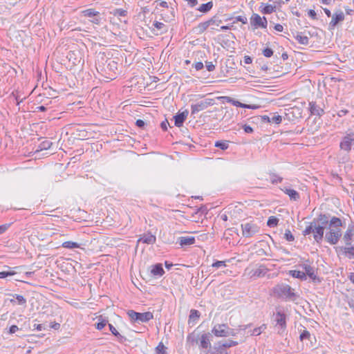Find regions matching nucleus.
<instances>
[{"instance_id": "obj_62", "label": "nucleus", "mask_w": 354, "mask_h": 354, "mask_svg": "<svg viewBox=\"0 0 354 354\" xmlns=\"http://www.w3.org/2000/svg\"><path fill=\"white\" fill-rule=\"evenodd\" d=\"M136 124L137 127L140 128H143L144 126L145 125V122L142 120L139 119L136 120Z\"/></svg>"}, {"instance_id": "obj_28", "label": "nucleus", "mask_w": 354, "mask_h": 354, "mask_svg": "<svg viewBox=\"0 0 354 354\" xmlns=\"http://www.w3.org/2000/svg\"><path fill=\"white\" fill-rule=\"evenodd\" d=\"M198 336H196L194 333H191L187 335V342L189 346H194L195 344H198L199 341Z\"/></svg>"}, {"instance_id": "obj_63", "label": "nucleus", "mask_w": 354, "mask_h": 354, "mask_svg": "<svg viewBox=\"0 0 354 354\" xmlns=\"http://www.w3.org/2000/svg\"><path fill=\"white\" fill-rule=\"evenodd\" d=\"M243 129L245 132L247 133H251L253 132V129L250 126L246 124L243 126Z\"/></svg>"}, {"instance_id": "obj_20", "label": "nucleus", "mask_w": 354, "mask_h": 354, "mask_svg": "<svg viewBox=\"0 0 354 354\" xmlns=\"http://www.w3.org/2000/svg\"><path fill=\"white\" fill-rule=\"evenodd\" d=\"M281 189L287 195H288V196L290 197V200H293V201H298L300 198V196H299V194L294 190V189H290V188H287V187H283V188H281Z\"/></svg>"}, {"instance_id": "obj_46", "label": "nucleus", "mask_w": 354, "mask_h": 354, "mask_svg": "<svg viewBox=\"0 0 354 354\" xmlns=\"http://www.w3.org/2000/svg\"><path fill=\"white\" fill-rule=\"evenodd\" d=\"M14 271H2L0 272V279L6 278L7 277L13 276L15 274Z\"/></svg>"}, {"instance_id": "obj_52", "label": "nucleus", "mask_w": 354, "mask_h": 354, "mask_svg": "<svg viewBox=\"0 0 354 354\" xmlns=\"http://www.w3.org/2000/svg\"><path fill=\"white\" fill-rule=\"evenodd\" d=\"M201 353L203 354H220V353L218 352L216 350L213 351L211 349V348L204 351H201Z\"/></svg>"}, {"instance_id": "obj_53", "label": "nucleus", "mask_w": 354, "mask_h": 354, "mask_svg": "<svg viewBox=\"0 0 354 354\" xmlns=\"http://www.w3.org/2000/svg\"><path fill=\"white\" fill-rule=\"evenodd\" d=\"M207 70L209 72L213 71L215 69V65L212 62H206Z\"/></svg>"}, {"instance_id": "obj_35", "label": "nucleus", "mask_w": 354, "mask_h": 354, "mask_svg": "<svg viewBox=\"0 0 354 354\" xmlns=\"http://www.w3.org/2000/svg\"><path fill=\"white\" fill-rule=\"evenodd\" d=\"M215 147L222 150H225L229 147V144L227 141L218 140L215 142Z\"/></svg>"}, {"instance_id": "obj_48", "label": "nucleus", "mask_w": 354, "mask_h": 354, "mask_svg": "<svg viewBox=\"0 0 354 354\" xmlns=\"http://www.w3.org/2000/svg\"><path fill=\"white\" fill-rule=\"evenodd\" d=\"M212 266L213 268H219L221 267H225V261H216V262L213 263Z\"/></svg>"}, {"instance_id": "obj_38", "label": "nucleus", "mask_w": 354, "mask_h": 354, "mask_svg": "<svg viewBox=\"0 0 354 354\" xmlns=\"http://www.w3.org/2000/svg\"><path fill=\"white\" fill-rule=\"evenodd\" d=\"M167 348L165 345L160 342L155 349V354H166Z\"/></svg>"}, {"instance_id": "obj_1", "label": "nucleus", "mask_w": 354, "mask_h": 354, "mask_svg": "<svg viewBox=\"0 0 354 354\" xmlns=\"http://www.w3.org/2000/svg\"><path fill=\"white\" fill-rule=\"evenodd\" d=\"M327 225L328 232L325 235V239L330 244L335 245L342 236V222L340 218L333 216L330 221L328 220Z\"/></svg>"}, {"instance_id": "obj_49", "label": "nucleus", "mask_w": 354, "mask_h": 354, "mask_svg": "<svg viewBox=\"0 0 354 354\" xmlns=\"http://www.w3.org/2000/svg\"><path fill=\"white\" fill-rule=\"evenodd\" d=\"M263 55L266 57H270L273 55V50L270 48H266L263 50Z\"/></svg>"}, {"instance_id": "obj_21", "label": "nucleus", "mask_w": 354, "mask_h": 354, "mask_svg": "<svg viewBox=\"0 0 354 354\" xmlns=\"http://www.w3.org/2000/svg\"><path fill=\"white\" fill-rule=\"evenodd\" d=\"M156 241V238L151 233L144 234L138 240L144 243L153 244Z\"/></svg>"}, {"instance_id": "obj_36", "label": "nucleus", "mask_w": 354, "mask_h": 354, "mask_svg": "<svg viewBox=\"0 0 354 354\" xmlns=\"http://www.w3.org/2000/svg\"><path fill=\"white\" fill-rule=\"evenodd\" d=\"M282 180L283 178L278 176L277 174L274 173L270 174V180L272 184L281 183Z\"/></svg>"}, {"instance_id": "obj_13", "label": "nucleus", "mask_w": 354, "mask_h": 354, "mask_svg": "<svg viewBox=\"0 0 354 354\" xmlns=\"http://www.w3.org/2000/svg\"><path fill=\"white\" fill-rule=\"evenodd\" d=\"M199 348L201 351H204L211 348L210 334L204 333L201 335L199 338Z\"/></svg>"}, {"instance_id": "obj_11", "label": "nucleus", "mask_w": 354, "mask_h": 354, "mask_svg": "<svg viewBox=\"0 0 354 354\" xmlns=\"http://www.w3.org/2000/svg\"><path fill=\"white\" fill-rule=\"evenodd\" d=\"M227 328L228 326L224 324H216L214 326L212 330V333L216 336L218 337H227Z\"/></svg>"}, {"instance_id": "obj_57", "label": "nucleus", "mask_w": 354, "mask_h": 354, "mask_svg": "<svg viewBox=\"0 0 354 354\" xmlns=\"http://www.w3.org/2000/svg\"><path fill=\"white\" fill-rule=\"evenodd\" d=\"M115 15H118L119 16L124 17L127 15V12L122 9H117L115 12Z\"/></svg>"}, {"instance_id": "obj_3", "label": "nucleus", "mask_w": 354, "mask_h": 354, "mask_svg": "<svg viewBox=\"0 0 354 354\" xmlns=\"http://www.w3.org/2000/svg\"><path fill=\"white\" fill-rule=\"evenodd\" d=\"M328 223V216L326 214H319L315 221L314 239L317 243H320L324 234V230Z\"/></svg>"}, {"instance_id": "obj_18", "label": "nucleus", "mask_w": 354, "mask_h": 354, "mask_svg": "<svg viewBox=\"0 0 354 354\" xmlns=\"http://www.w3.org/2000/svg\"><path fill=\"white\" fill-rule=\"evenodd\" d=\"M354 236V226L349 225L347 230L344 235V240L346 245H350L351 244L352 237Z\"/></svg>"}, {"instance_id": "obj_41", "label": "nucleus", "mask_w": 354, "mask_h": 354, "mask_svg": "<svg viewBox=\"0 0 354 354\" xmlns=\"http://www.w3.org/2000/svg\"><path fill=\"white\" fill-rule=\"evenodd\" d=\"M200 317V313L197 310H192L190 311L189 315V321H194L195 319H198Z\"/></svg>"}, {"instance_id": "obj_5", "label": "nucleus", "mask_w": 354, "mask_h": 354, "mask_svg": "<svg viewBox=\"0 0 354 354\" xmlns=\"http://www.w3.org/2000/svg\"><path fill=\"white\" fill-rule=\"evenodd\" d=\"M127 315L133 322L144 323L147 322L153 318V315L151 312L137 313L133 310H129Z\"/></svg>"}, {"instance_id": "obj_26", "label": "nucleus", "mask_w": 354, "mask_h": 354, "mask_svg": "<svg viewBox=\"0 0 354 354\" xmlns=\"http://www.w3.org/2000/svg\"><path fill=\"white\" fill-rule=\"evenodd\" d=\"M267 272L268 269L266 267L263 265H260L258 268L253 270L252 276L258 277H263L266 274Z\"/></svg>"}, {"instance_id": "obj_33", "label": "nucleus", "mask_w": 354, "mask_h": 354, "mask_svg": "<svg viewBox=\"0 0 354 354\" xmlns=\"http://www.w3.org/2000/svg\"><path fill=\"white\" fill-rule=\"evenodd\" d=\"M11 296L16 299L17 304L26 306L27 301L24 296L17 294L11 295Z\"/></svg>"}, {"instance_id": "obj_60", "label": "nucleus", "mask_w": 354, "mask_h": 354, "mask_svg": "<svg viewBox=\"0 0 354 354\" xmlns=\"http://www.w3.org/2000/svg\"><path fill=\"white\" fill-rule=\"evenodd\" d=\"M10 225V224H5V225H0V234H2L3 233H4L8 229Z\"/></svg>"}, {"instance_id": "obj_51", "label": "nucleus", "mask_w": 354, "mask_h": 354, "mask_svg": "<svg viewBox=\"0 0 354 354\" xmlns=\"http://www.w3.org/2000/svg\"><path fill=\"white\" fill-rule=\"evenodd\" d=\"M107 322H108L106 320L102 319L96 324V328L98 330H102L106 325Z\"/></svg>"}, {"instance_id": "obj_40", "label": "nucleus", "mask_w": 354, "mask_h": 354, "mask_svg": "<svg viewBox=\"0 0 354 354\" xmlns=\"http://www.w3.org/2000/svg\"><path fill=\"white\" fill-rule=\"evenodd\" d=\"M207 21H208V24H209V26H218L222 22V21L221 19H219L218 17H216V16L213 17L212 18H211L210 19H209Z\"/></svg>"}, {"instance_id": "obj_8", "label": "nucleus", "mask_w": 354, "mask_h": 354, "mask_svg": "<svg viewBox=\"0 0 354 354\" xmlns=\"http://www.w3.org/2000/svg\"><path fill=\"white\" fill-rule=\"evenodd\" d=\"M214 104V100L207 98L204 100H202L195 104H192V114L194 115L201 111L205 110L207 107L212 106Z\"/></svg>"}, {"instance_id": "obj_54", "label": "nucleus", "mask_w": 354, "mask_h": 354, "mask_svg": "<svg viewBox=\"0 0 354 354\" xmlns=\"http://www.w3.org/2000/svg\"><path fill=\"white\" fill-rule=\"evenodd\" d=\"M308 15L309 17H310L312 19H317V13L314 10H309L308 12Z\"/></svg>"}, {"instance_id": "obj_14", "label": "nucleus", "mask_w": 354, "mask_h": 354, "mask_svg": "<svg viewBox=\"0 0 354 354\" xmlns=\"http://www.w3.org/2000/svg\"><path fill=\"white\" fill-rule=\"evenodd\" d=\"M238 345V342L234 340L228 339L223 343L218 342L216 346H214V349L216 350L220 354H224L223 348H230L232 346H235Z\"/></svg>"}, {"instance_id": "obj_9", "label": "nucleus", "mask_w": 354, "mask_h": 354, "mask_svg": "<svg viewBox=\"0 0 354 354\" xmlns=\"http://www.w3.org/2000/svg\"><path fill=\"white\" fill-rule=\"evenodd\" d=\"M84 17L89 18V21L95 24H100L102 20L100 13L94 9H87L82 11Z\"/></svg>"}, {"instance_id": "obj_43", "label": "nucleus", "mask_w": 354, "mask_h": 354, "mask_svg": "<svg viewBox=\"0 0 354 354\" xmlns=\"http://www.w3.org/2000/svg\"><path fill=\"white\" fill-rule=\"evenodd\" d=\"M109 327L110 331L114 336L117 337L118 338H123V337L118 332L116 328L112 324H109Z\"/></svg>"}, {"instance_id": "obj_19", "label": "nucleus", "mask_w": 354, "mask_h": 354, "mask_svg": "<svg viewBox=\"0 0 354 354\" xmlns=\"http://www.w3.org/2000/svg\"><path fill=\"white\" fill-rule=\"evenodd\" d=\"M181 247L191 245L195 243V238L194 236H181L178 239Z\"/></svg>"}, {"instance_id": "obj_16", "label": "nucleus", "mask_w": 354, "mask_h": 354, "mask_svg": "<svg viewBox=\"0 0 354 354\" xmlns=\"http://www.w3.org/2000/svg\"><path fill=\"white\" fill-rule=\"evenodd\" d=\"M188 114H189V111L187 109H185L183 112L177 113L174 117L175 125L178 127H182L185 120L187 118Z\"/></svg>"}, {"instance_id": "obj_25", "label": "nucleus", "mask_w": 354, "mask_h": 354, "mask_svg": "<svg viewBox=\"0 0 354 354\" xmlns=\"http://www.w3.org/2000/svg\"><path fill=\"white\" fill-rule=\"evenodd\" d=\"M151 272L153 275L159 277H161L165 274V271L161 263H156L154 265Z\"/></svg>"}, {"instance_id": "obj_44", "label": "nucleus", "mask_w": 354, "mask_h": 354, "mask_svg": "<svg viewBox=\"0 0 354 354\" xmlns=\"http://www.w3.org/2000/svg\"><path fill=\"white\" fill-rule=\"evenodd\" d=\"M282 121L281 116L274 115L270 118V123L280 124Z\"/></svg>"}, {"instance_id": "obj_7", "label": "nucleus", "mask_w": 354, "mask_h": 354, "mask_svg": "<svg viewBox=\"0 0 354 354\" xmlns=\"http://www.w3.org/2000/svg\"><path fill=\"white\" fill-rule=\"evenodd\" d=\"M354 145V132L347 133L343 137L339 144V147L342 150L349 152L351 147Z\"/></svg>"}, {"instance_id": "obj_24", "label": "nucleus", "mask_w": 354, "mask_h": 354, "mask_svg": "<svg viewBox=\"0 0 354 354\" xmlns=\"http://www.w3.org/2000/svg\"><path fill=\"white\" fill-rule=\"evenodd\" d=\"M260 11L265 15H269L275 11V6L266 4L264 3H261L260 6Z\"/></svg>"}, {"instance_id": "obj_56", "label": "nucleus", "mask_w": 354, "mask_h": 354, "mask_svg": "<svg viewBox=\"0 0 354 354\" xmlns=\"http://www.w3.org/2000/svg\"><path fill=\"white\" fill-rule=\"evenodd\" d=\"M344 252L351 256H354V247H348L344 248Z\"/></svg>"}, {"instance_id": "obj_47", "label": "nucleus", "mask_w": 354, "mask_h": 354, "mask_svg": "<svg viewBox=\"0 0 354 354\" xmlns=\"http://www.w3.org/2000/svg\"><path fill=\"white\" fill-rule=\"evenodd\" d=\"M266 328L264 325L261 327L254 328L250 333V335H259L262 333V329Z\"/></svg>"}, {"instance_id": "obj_58", "label": "nucleus", "mask_w": 354, "mask_h": 354, "mask_svg": "<svg viewBox=\"0 0 354 354\" xmlns=\"http://www.w3.org/2000/svg\"><path fill=\"white\" fill-rule=\"evenodd\" d=\"M235 19L236 21H240L243 24H245L248 22V19L245 17L238 16L235 18Z\"/></svg>"}, {"instance_id": "obj_23", "label": "nucleus", "mask_w": 354, "mask_h": 354, "mask_svg": "<svg viewBox=\"0 0 354 354\" xmlns=\"http://www.w3.org/2000/svg\"><path fill=\"white\" fill-rule=\"evenodd\" d=\"M304 270L306 276L308 275L310 279H315L316 275L315 274L314 268L308 263H303L300 266Z\"/></svg>"}, {"instance_id": "obj_4", "label": "nucleus", "mask_w": 354, "mask_h": 354, "mask_svg": "<svg viewBox=\"0 0 354 354\" xmlns=\"http://www.w3.org/2000/svg\"><path fill=\"white\" fill-rule=\"evenodd\" d=\"M273 293L279 298H282L288 301H295L297 295L294 292V290L287 284H279L273 288Z\"/></svg>"}, {"instance_id": "obj_32", "label": "nucleus", "mask_w": 354, "mask_h": 354, "mask_svg": "<svg viewBox=\"0 0 354 354\" xmlns=\"http://www.w3.org/2000/svg\"><path fill=\"white\" fill-rule=\"evenodd\" d=\"M209 27V25L208 24V21L200 23L196 28V31L198 33H203L204 31H205L207 28Z\"/></svg>"}, {"instance_id": "obj_39", "label": "nucleus", "mask_w": 354, "mask_h": 354, "mask_svg": "<svg viewBox=\"0 0 354 354\" xmlns=\"http://www.w3.org/2000/svg\"><path fill=\"white\" fill-rule=\"evenodd\" d=\"M232 104L237 107H241L245 109H254V106L250 104L241 103L239 101L232 100Z\"/></svg>"}, {"instance_id": "obj_64", "label": "nucleus", "mask_w": 354, "mask_h": 354, "mask_svg": "<svg viewBox=\"0 0 354 354\" xmlns=\"http://www.w3.org/2000/svg\"><path fill=\"white\" fill-rule=\"evenodd\" d=\"M243 62L245 64H250L252 63V59L251 57L248 56V55H246L243 58Z\"/></svg>"}, {"instance_id": "obj_2", "label": "nucleus", "mask_w": 354, "mask_h": 354, "mask_svg": "<svg viewBox=\"0 0 354 354\" xmlns=\"http://www.w3.org/2000/svg\"><path fill=\"white\" fill-rule=\"evenodd\" d=\"M96 68L106 78L113 80L115 78L118 70V62L112 59H107L106 63H103L98 60L96 64Z\"/></svg>"}, {"instance_id": "obj_61", "label": "nucleus", "mask_w": 354, "mask_h": 354, "mask_svg": "<svg viewBox=\"0 0 354 354\" xmlns=\"http://www.w3.org/2000/svg\"><path fill=\"white\" fill-rule=\"evenodd\" d=\"M19 330V328L16 325H12L10 327V329H9V333L10 334H13L15 333V332H17V330Z\"/></svg>"}, {"instance_id": "obj_22", "label": "nucleus", "mask_w": 354, "mask_h": 354, "mask_svg": "<svg viewBox=\"0 0 354 354\" xmlns=\"http://www.w3.org/2000/svg\"><path fill=\"white\" fill-rule=\"evenodd\" d=\"M277 324L281 326V328L284 329L286 327V315L283 313L277 312L276 313Z\"/></svg>"}, {"instance_id": "obj_34", "label": "nucleus", "mask_w": 354, "mask_h": 354, "mask_svg": "<svg viewBox=\"0 0 354 354\" xmlns=\"http://www.w3.org/2000/svg\"><path fill=\"white\" fill-rule=\"evenodd\" d=\"M62 246L64 248L74 249L79 248L80 247V245L73 241H65L62 243Z\"/></svg>"}, {"instance_id": "obj_27", "label": "nucleus", "mask_w": 354, "mask_h": 354, "mask_svg": "<svg viewBox=\"0 0 354 354\" xmlns=\"http://www.w3.org/2000/svg\"><path fill=\"white\" fill-rule=\"evenodd\" d=\"M295 38L300 44L308 45L309 43V38L303 35L301 32H297Z\"/></svg>"}, {"instance_id": "obj_50", "label": "nucleus", "mask_w": 354, "mask_h": 354, "mask_svg": "<svg viewBox=\"0 0 354 354\" xmlns=\"http://www.w3.org/2000/svg\"><path fill=\"white\" fill-rule=\"evenodd\" d=\"M156 5V8H158V6L162 8H168V3L167 1H162V0H157L154 2Z\"/></svg>"}, {"instance_id": "obj_59", "label": "nucleus", "mask_w": 354, "mask_h": 354, "mask_svg": "<svg viewBox=\"0 0 354 354\" xmlns=\"http://www.w3.org/2000/svg\"><path fill=\"white\" fill-rule=\"evenodd\" d=\"M194 66L196 71H200L203 68L204 65L201 62H198L194 64Z\"/></svg>"}, {"instance_id": "obj_55", "label": "nucleus", "mask_w": 354, "mask_h": 354, "mask_svg": "<svg viewBox=\"0 0 354 354\" xmlns=\"http://www.w3.org/2000/svg\"><path fill=\"white\" fill-rule=\"evenodd\" d=\"M52 143L49 141L43 142L41 144V149H49L51 146Z\"/></svg>"}, {"instance_id": "obj_10", "label": "nucleus", "mask_w": 354, "mask_h": 354, "mask_svg": "<svg viewBox=\"0 0 354 354\" xmlns=\"http://www.w3.org/2000/svg\"><path fill=\"white\" fill-rule=\"evenodd\" d=\"M250 24L255 28L261 27L266 28L268 25V21L266 17H261L259 15L254 13L250 18Z\"/></svg>"}, {"instance_id": "obj_30", "label": "nucleus", "mask_w": 354, "mask_h": 354, "mask_svg": "<svg viewBox=\"0 0 354 354\" xmlns=\"http://www.w3.org/2000/svg\"><path fill=\"white\" fill-rule=\"evenodd\" d=\"M301 327L304 329L303 330L302 329H299V332H300L299 339H300V341L303 342L305 339H310V337H311V335H310V332L308 331L305 328V327H304L302 326H301Z\"/></svg>"}, {"instance_id": "obj_15", "label": "nucleus", "mask_w": 354, "mask_h": 354, "mask_svg": "<svg viewBox=\"0 0 354 354\" xmlns=\"http://www.w3.org/2000/svg\"><path fill=\"white\" fill-rule=\"evenodd\" d=\"M152 30L156 35H162L167 31V26L162 22L154 21L152 25Z\"/></svg>"}, {"instance_id": "obj_42", "label": "nucleus", "mask_w": 354, "mask_h": 354, "mask_svg": "<svg viewBox=\"0 0 354 354\" xmlns=\"http://www.w3.org/2000/svg\"><path fill=\"white\" fill-rule=\"evenodd\" d=\"M316 219H314L313 222L310 223L304 231V235H308L314 232V225Z\"/></svg>"}, {"instance_id": "obj_45", "label": "nucleus", "mask_w": 354, "mask_h": 354, "mask_svg": "<svg viewBox=\"0 0 354 354\" xmlns=\"http://www.w3.org/2000/svg\"><path fill=\"white\" fill-rule=\"evenodd\" d=\"M284 238L288 241H292L295 239L294 236L292 235V232H290V230H286L285 234H284Z\"/></svg>"}, {"instance_id": "obj_29", "label": "nucleus", "mask_w": 354, "mask_h": 354, "mask_svg": "<svg viewBox=\"0 0 354 354\" xmlns=\"http://www.w3.org/2000/svg\"><path fill=\"white\" fill-rule=\"evenodd\" d=\"M213 7V3L212 1H209L206 3H203L199 6V8L197 9L201 12L206 13L209 12Z\"/></svg>"}, {"instance_id": "obj_6", "label": "nucleus", "mask_w": 354, "mask_h": 354, "mask_svg": "<svg viewBox=\"0 0 354 354\" xmlns=\"http://www.w3.org/2000/svg\"><path fill=\"white\" fill-rule=\"evenodd\" d=\"M242 234L245 238L252 237L260 232L259 227L253 222H246L241 224Z\"/></svg>"}, {"instance_id": "obj_12", "label": "nucleus", "mask_w": 354, "mask_h": 354, "mask_svg": "<svg viewBox=\"0 0 354 354\" xmlns=\"http://www.w3.org/2000/svg\"><path fill=\"white\" fill-rule=\"evenodd\" d=\"M344 20V12L339 10L336 11L332 16V19L329 23V30H333L337 25Z\"/></svg>"}, {"instance_id": "obj_37", "label": "nucleus", "mask_w": 354, "mask_h": 354, "mask_svg": "<svg viewBox=\"0 0 354 354\" xmlns=\"http://www.w3.org/2000/svg\"><path fill=\"white\" fill-rule=\"evenodd\" d=\"M278 222H279V219L277 217L272 216L268 218V220L267 221V225L270 227H274L277 225Z\"/></svg>"}, {"instance_id": "obj_31", "label": "nucleus", "mask_w": 354, "mask_h": 354, "mask_svg": "<svg viewBox=\"0 0 354 354\" xmlns=\"http://www.w3.org/2000/svg\"><path fill=\"white\" fill-rule=\"evenodd\" d=\"M290 274L292 277L301 280L306 279V273L299 270H290Z\"/></svg>"}, {"instance_id": "obj_17", "label": "nucleus", "mask_w": 354, "mask_h": 354, "mask_svg": "<svg viewBox=\"0 0 354 354\" xmlns=\"http://www.w3.org/2000/svg\"><path fill=\"white\" fill-rule=\"evenodd\" d=\"M309 109L313 115L321 116L324 113V109L313 102L309 103Z\"/></svg>"}]
</instances>
